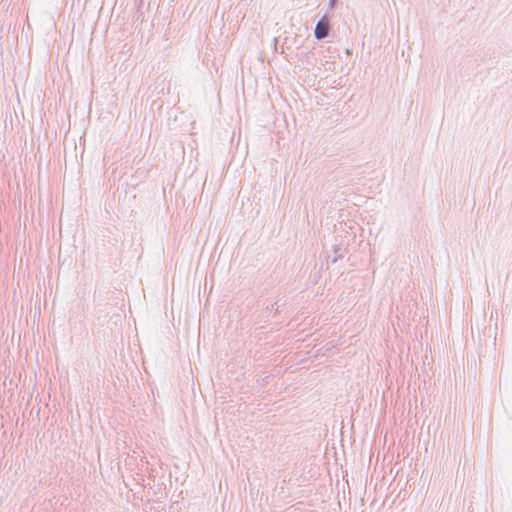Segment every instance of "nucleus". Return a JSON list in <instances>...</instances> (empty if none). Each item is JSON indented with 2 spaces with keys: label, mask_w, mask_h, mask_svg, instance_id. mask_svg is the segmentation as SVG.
<instances>
[{
  "label": "nucleus",
  "mask_w": 512,
  "mask_h": 512,
  "mask_svg": "<svg viewBox=\"0 0 512 512\" xmlns=\"http://www.w3.org/2000/svg\"><path fill=\"white\" fill-rule=\"evenodd\" d=\"M329 24L327 20H320L315 27V36L317 39H322L328 34Z\"/></svg>",
  "instance_id": "1"
}]
</instances>
